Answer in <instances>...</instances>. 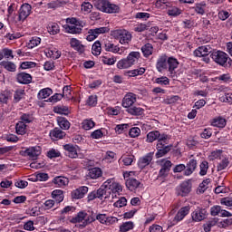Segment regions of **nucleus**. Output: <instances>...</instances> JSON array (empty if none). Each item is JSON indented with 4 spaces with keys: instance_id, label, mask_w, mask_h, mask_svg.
<instances>
[{
    "instance_id": "nucleus-1",
    "label": "nucleus",
    "mask_w": 232,
    "mask_h": 232,
    "mask_svg": "<svg viewBox=\"0 0 232 232\" xmlns=\"http://www.w3.org/2000/svg\"><path fill=\"white\" fill-rule=\"evenodd\" d=\"M179 60L173 56H167L166 53L160 54L156 62V70L159 73L163 72H169L173 77L175 75V70L179 68Z\"/></svg>"
},
{
    "instance_id": "nucleus-2",
    "label": "nucleus",
    "mask_w": 232,
    "mask_h": 232,
    "mask_svg": "<svg viewBox=\"0 0 232 232\" xmlns=\"http://www.w3.org/2000/svg\"><path fill=\"white\" fill-rule=\"evenodd\" d=\"M169 139V136L166 133L160 134L158 138V141L156 144V150L157 152L155 154L156 159H161V157H164L168 155L171 151V149L173 148L172 144L168 145V140Z\"/></svg>"
},
{
    "instance_id": "nucleus-3",
    "label": "nucleus",
    "mask_w": 232,
    "mask_h": 232,
    "mask_svg": "<svg viewBox=\"0 0 232 232\" xmlns=\"http://www.w3.org/2000/svg\"><path fill=\"white\" fill-rule=\"evenodd\" d=\"M93 5L97 10L103 14H119L121 6L117 4H112L110 0H94Z\"/></svg>"
},
{
    "instance_id": "nucleus-4",
    "label": "nucleus",
    "mask_w": 232,
    "mask_h": 232,
    "mask_svg": "<svg viewBox=\"0 0 232 232\" xmlns=\"http://www.w3.org/2000/svg\"><path fill=\"white\" fill-rule=\"evenodd\" d=\"M139 59H140V53L132 51L126 58L120 60L116 66L119 70H126L131 68L136 63H139Z\"/></svg>"
},
{
    "instance_id": "nucleus-5",
    "label": "nucleus",
    "mask_w": 232,
    "mask_h": 232,
    "mask_svg": "<svg viewBox=\"0 0 232 232\" xmlns=\"http://www.w3.org/2000/svg\"><path fill=\"white\" fill-rule=\"evenodd\" d=\"M71 222L72 224L78 223L79 229H84L86 226H89L92 222H95V218L93 216H88L84 211H80L75 218H72Z\"/></svg>"
},
{
    "instance_id": "nucleus-6",
    "label": "nucleus",
    "mask_w": 232,
    "mask_h": 232,
    "mask_svg": "<svg viewBox=\"0 0 232 232\" xmlns=\"http://www.w3.org/2000/svg\"><path fill=\"white\" fill-rule=\"evenodd\" d=\"M114 39H118L120 44H130L131 43V33L126 29H118L112 32Z\"/></svg>"
},
{
    "instance_id": "nucleus-7",
    "label": "nucleus",
    "mask_w": 232,
    "mask_h": 232,
    "mask_svg": "<svg viewBox=\"0 0 232 232\" xmlns=\"http://www.w3.org/2000/svg\"><path fill=\"white\" fill-rule=\"evenodd\" d=\"M211 59L219 66H227V59L229 55L224 53V51H213L210 54Z\"/></svg>"
},
{
    "instance_id": "nucleus-8",
    "label": "nucleus",
    "mask_w": 232,
    "mask_h": 232,
    "mask_svg": "<svg viewBox=\"0 0 232 232\" xmlns=\"http://www.w3.org/2000/svg\"><path fill=\"white\" fill-rule=\"evenodd\" d=\"M192 186L191 179L183 181L176 188V195L178 197H188L191 193Z\"/></svg>"
},
{
    "instance_id": "nucleus-9",
    "label": "nucleus",
    "mask_w": 232,
    "mask_h": 232,
    "mask_svg": "<svg viewBox=\"0 0 232 232\" xmlns=\"http://www.w3.org/2000/svg\"><path fill=\"white\" fill-rule=\"evenodd\" d=\"M32 14V5L28 3L23 4L18 10L17 23H24Z\"/></svg>"
},
{
    "instance_id": "nucleus-10",
    "label": "nucleus",
    "mask_w": 232,
    "mask_h": 232,
    "mask_svg": "<svg viewBox=\"0 0 232 232\" xmlns=\"http://www.w3.org/2000/svg\"><path fill=\"white\" fill-rule=\"evenodd\" d=\"M42 149L40 146L29 147L20 151L22 157H29L32 160H37V157L41 155Z\"/></svg>"
},
{
    "instance_id": "nucleus-11",
    "label": "nucleus",
    "mask_w": 232,
    "mask_h": 232,
    "mask_svg": "<svg viewBox=\"0 0 232 232\" xmlns=\"http://www.w3.org/2000/svg\"><path fill=\"white\" fill-rule=\"evenodd\" d=\"M208 209L204 208L198 207L192 213L191 218L193 222H202L208 218Z\"/></svg>"
},
{
    "instance_id": "nucleus-12",
    "label": "nucleus",
    "mask_w": 232,
    "mask_h": 232,
    "mask_svg": "<svg viewBox=\"0 0 232 232\" xmlns=\"http://www.w3.org/2000/svg\"><path fill=\"white\" fill-rule=\"evenodd\" d=\"M102 48L105 52H110L111 53H118L119 55H122L124 53V47H119V45H115L113 42L110 40H105L102 44Z\"/></svg>"
},
{
    "instance_id": "nucleus-13",
    "label": "nucleus",
    "mask_w": 232,
    "mask_h": 232,
    "mask_svg": "<svg viewBox=\"0 0 232 232\" xmlns=\"http://www.w3.org/2000/svg\"><path fill=\"white\" fill-rule=\"evenodd\" d=\"M110 32V28L108 27H99L95 29H90L88 32V35L86 37L87 41L92 43V41H95L96 38L101 35V34H108Z\"/></svg>"
},
{
    "instance_id": "nucleus-14",
    "label": "nucleus",
    "mask_w": 232,
    "mask_h": 232,
    "mask_svg": "<svg viewBox=\"0 0 232 232\" xmlns=\"http://www.w3.org/2000/svg\"><path fill=\"white\" fill-rule=\"evenodd\" d=\"M210 215L211 217H222V218H229L232 216L231 212L222 208L220 205H214L210 208Z\"/></svg>"
},
{
    "instance_id": "nucleus-15",
    "label": "nucleus",
    "mask_w": 232,
    "mask_h": 232,
    "mask_svg": "<svg viewBox=\"0 0 232 232\" xmlns=\"http://www.w3.org/2000/svg\"><path fill=\"white\" fill-rule=\"evenodd\" d=\"M154 155H155V152L152 151L140 157L138 160V168L140 169H144L145 168H147V166H150L151 164V161L153 160Z\"/></svg>"
},
{
    "instance_id": "nucleus-16",
    "label": "nucleus",
    "mask_w": 232,
    "mask_h": 232,
    "mask_svg": "<svg viewBox=\"0 0 232 232\" xmlns=\"http://www.w3.org/2000/svg\"><path fill=\"white\" fill-rule=\"evenodd\" d=\"M66 157H69L70 159H77L79 157V146L73 145L72 143H68L63 146Z\"/></svg>"
},
{
    "instance_id": "nucleus-17",
    "label": "nucleus",
    "mask_w": 232,
    "mask_h": 232,
    "mask_svg": "<svg viewBox=\"0 0 232 232\" xmlns=\"http://www.w3.org/2000/svg\"><path fill=\"white\" fill-rule=\"evenodd\" d=\"M135 102H137V94L133 92H127L122 99L121 106L128 110L129 108H131Z\"/></svg>"
},
{
    "instance_id": "nucleus-18",
    "label": "nucleus",
    "mask_w": 232,
    "mask_h": 232,
    "mask_svg": "<svg viewBox=\"0 0 232 232\" xmlns=\"http://www.w3.org/2000/svg\"><path fill=\"white\" fill-rule=\"evenodd\" d=\"M106 188H109V191L111 193H118V195H121L122 193V186L119 184L118 182H115V179H109L105 181Z\"/></svg>"
},
{
    "instance_id": "nucleus-19",
    "label": "nucleus",
    "mask_w": 232,
    "mask_h": 232,
    "mask_svg": "<svg viewBox=\"0 0 232 232\" xmlns=\"http://www.w3.org/2000/svg\"><path fill=\"white\" fill-rule=\"evenodd\" d=\"M189 211H191V207L189 205L182 207L179 208V210L177 212L176 216L174 217L173 222L175 224H179V222H182L183 218H186L188 215H189Z\"/></svg>"
},
{
    "instance_id": "nucleus-20",
    "label": "nucleus",
    "mask_w": 232,
    "mask_h": 232,
    "mask_svg": "<svg viewBox=\"0 0 232 232\" xmlns=\"http://www.w3.org/2000/svg\"><path fill=\"white\" fill-rule=\"evenodd\" d=\"M88 189H89L88 187L81 186L71 192V197L74 200H81V198H84V197H86V194L88 193Z\"/></svg>"
},
{
    "instance_id": "nucleus-21",
    "label": "nucleus",
    "mask_w": 232,
    "mask_h": 232,
    "mask_svg": "<svg viewBox=\"0 0 232 232\" xmlns=\"http://www.w3.org/2000/svg\"><path fill=\"white\" fill-rule=\"evenodd\" d=\"M208 8V2L206 1H200L197 2L194 6L192 7V10L198 14V15H206V9Z\"/></svg>"
},
{
    "instance_id": "nucleus-22",
    "label": "nucleus",
    "mask_w": 232,
    "mask_h": 232,
    "mask_svg": "<svg viewBox=\"0 0 232 232\" xmlns=\"http://www.w3.org/2000/svg\"><path fill=\"white\" fill-rule=\"evenodd\" d=\"M49 137H51L53 140H61V139L66 137V132L63 131V129L55 127L50 130Z\"/></svg>"
},
{
    "instance_id": "nucleus-23",
    "label": "nucleus",
    "mask_w": 232,
    "mask_h": 232,
    "mask_svg": "<svg viewBox=\"0 0 232 232\" xmlns=\"http://www.w3.org/2000/svg\"><path fill=\"white\" fill-rule=\"evenodd\" d=\"M96 193L98 194V198L100 200H106V198H110V195H111V191H110V188L106 187V182L101 186Z\"/></svg>"
},
{
    "instance_id": "nucleus-24",
    "label": "nucleus",
    "mask_w": 232,
    "mask_h": 232,
    "mask_svg": "<svg viewBox=\"0 0 232 232\" xmlns=\"http://www.w3.org/2000/svg\"><path fill=\"white\" fill-rule=\"evenodd\" d=\"M25 95L26 92L24 89L18 88L13 91V103L18 104V102H21L24 99Z\"/></svg>"
},
{
    "instance_id": "nucleus-25",
    "label": "nucleus",
    "mask_w": 232,
    "mask_h": 232,
    "mask_svg": "<svg viewBox=\"0 0 232 232\" xmlns=\"http://www.w3.org/2000/svg\"><path fill=\"white\" fill-rule=\"evenodd\" d=\"M125 185L129 191H135L138 188H140V182L134 178H128Z\"/></svg>"
},
{
    "instance_id": "nucleus-26",
    "label": "nucleus",
    "mask_w": 232,
    "mask_h": 232,
    "mask_svg": "<svg viewBox=\"0 0 232 232\" xmlns=\"http://www.w3.org/2000/svg\"><path fill=\"white\" fill-rule=\"evenodd\" d=\"M195 169H197V160L191 159L187 163L186 169L183 174L185 177H189L190 175H193Z\"/></svg>"
},
{
    "instance_id": "nucleus-27",
    "label": "nucleus",
    "mask_w": 232,
    "mask_h": 232,
    "mask_svg": "<svg viewBox=\"0 0 232 232\" xmlns=\"http://www.w3.org/2000/svg\"><path fill=\"white\" fill-rule=\"evenodd\" d=\"M16 81L19 84H30L32 82V75L26 72H19L16 75Z\"/></svg>"
},
{
    "instance_id": "nucleus-28",
    "label": "nucleus",
    "mask_w": 232,
    "mask_h": 232,
    "mask_svg": "<svg viewBox=\"0 0 232 232\" xmlns=\"http://www.w3.org/2000/svg\"><path fill=\"white\" fill-rule=\"evenodd\" d=\"M53 182L58 188H65V186L70 184V179L64 176H56L53 178Z\"/></svg>"
},
{
    "instance_id": "nucleus-29",
    "label": "nucleus",
    "mask_w": 232,
    "mask_h": 232,
    "mask_svg": "<svg viewBox=\"0 0 232 232\" xmlns=\"http://www.w3.org/2000/svg\"><path fill=\"white\" fill-rule=\"evenodd\" d=\"M63 30L66 34H77L82 33V26L70 25V24H66L63 25Z\"/></svg>"
},
{
    "instance_id": "nucleus-30",
    "label": "nucleus",
    "mask_w": 232,
    "mask_h": 232,
    "mask_svg": "<svg viewBox=\"0 0 232 232\" xmlns=\"http://www.w3.org/2000/svg\"><path fill=\"white\" fill-rule=\"evenodd\" d=\"M57 124L60 126V130H70V127L72 126V123L68 121V119L64 117H57Z\"/></svg>"
},
{
    "instance_id": "nucleus-31",
    "label": "nucleus",
    "mask_w": 232,
    "mask_h": 232,
    "mask_svg": "<svg viewBox=\"0 0 232 232\" xmlns=\"http://www.w3.org/2000/svg\"><path fill=\"white\" fill-rule=\"evenodd\" d=\"M70 44L73 50L79 52V53H84V45H82L81 41H79L77 38L71 39Z\"/></svg>"
},
{
    "instance_id": "nucleus-32",
    "label": "nucleus",
    "mask_w": 232,
    "mask_h": 232,
    "mask_svg": "<svg viewBox=\"0 0 232 232\" xmlns=\"http://www.w3.org/2000/svg\"><path fill=\"white\" fill-rule=\"evenodd\" d=\"M193 54L195 57H204L206 55H209V48H208L206 45L199 46L193 52Z\"/></svg>"
},
{
    "instance_id": "nucleus-33",
    "label": "nucleus",
    "mask_w": 232,
    "mask_h": 232,
    "mask_svg": "<svg viewBox=\"0 0 232 232\" xmlns=\"http://www.w3.org/2000/svg\"><path fill=\"white\" fill-rule=\"evenodd\" d=\"M87 177H89V179H97L102 177V169H101V168L94 167L89 169Z\"/></svg>"
},
{
    "instance_id": "nucleus-34",
    "label": "nucleus",
    "mask_w": 232,
    "mask_h": 232,
    "mask_svg": "<svg viewBox=\"0 0 232 232\" xmlns=\"http://www.w3.org/2000/svg\"><path fill=\"white\" fill-rule=\"evenodd\" d=\"M53 93V91L51 88H44L39 91L37 93V99L38 101H43V99H48L50 95Z\"/></svg>"
},
{
    "instance_id": "nucleus-35",
    "label": "nucleus",
    "mask_w": 232,
    "mask_h": 232,
    "mask_svg": "<svg viewBox=\"0 0 232 232\" xmlns=\"http://www.w3.org/2000/svg\"><path fill=\"white\" fill-rule=\"evenodd\" d=\"M167 14L170 17H179V15L182 14V9L170 4V5L168 7Z\"/></svg>"
},
{
    "instance_id": "nucleus-36",
    "label": "nucleus",
    "mask_w": 232,
    "mask_h": 232,
    "mask_svg": "<svg viewBox=\"0 0 232 232\" xmlns=\"http://www.w3.org/2000/svg\"><path fill=\"white\" fill-rule=\"evenodd\" d=\"M52 198H53L57 204H61V202L64 200V191L61 189H54L52 192Z\"/></svg>"
},
{
    "instance_id": "nucleus-37",
    "label": "nucleus",
    "mask_w": 232,
    "mask_h": 232,
    "mask_svg": "<svg viewBox=\"0 0 232 232\" xmlns=\"http://www.w3.org/2000/svg\"><path fill=\"white\" fill-rule=\"evenodd\" d=\"M68 2L65 0H53L47 4L48 8H52L53 10H56V8H61L63 6H66Z\"/></svg>"
},
{
    "instance_id": "nucleus-38",
    "label": "nucleus",
    "mask_w": 232,
    "mask_h": 232,
    "mask_svg": "<svg viewBox=\"0 0 232 232\" xmlns=\"http://www.w3.org/2000/svg\"><path fill=\"white\" fill-rule=\"evenodd\" d=\"M12 99V92L9 90L2 91L0 93V102L2 104H8V101Z\"/></svg>"
},
{
    "instance_id": "nucleus-39",
    "label": "nucleus",
    "mask_w": 232,
    "mask_h": 232,
    "mask_svg": "<svg viewBox=\"0 0 232 232\" xmlns=\"http://www.w3.org/2000/svg\"><path fill=\"white\" fill-rule=\"evenodd\" d=\"M127 112L130 113V115H134L135 117H140V115H144V109L140 107H130L126 110Z\"/></svg>"
},
{
    "instance_id": "nucleus-40",
    "label": "nucleus",
    "mask_w": 232,
    "mask_h": 232,
    "mask_svg": "<svg viewBox=\"0 0 232 232\" xmlns=\"http://www.w3.org/2000/svg\"><path fill=\"white\" fill-rule=\"evenodd\" d=\"M141 53L143 57H150V55H153V45L151 44H146L141 47Z\"/></svg>"
},
{
    "instance_id": "nucleus-41",
    "label": "nucleus",
    "mask_w": 232,
    "mask_h": 232,
    "mask_svg": "<svg viewBox=\"0 0 232 232\" xmlns=\"http://www.w3.org/2000/svg\"><path fill=\"white\" fill-rule=\"evenodd\" d=\"M159 137H160V131L152 130L147 134L146 142H155V140L159 141Z\"/></svg>"
},
{
    "instance_id": "nucleus-42",
    "label": "nucleus",
    "mask_w": 232,
    "mask_h": 232,
    "mask_svg": "<svg viewBox=\"0 0 232 232\" xmlns=\"http://www.w3.org/2000/svg\"><path fill=\"white\" fill-rule=\"evenodd\" d=\"M211 182V179H204L197 188V194L202 195V193L206 192V189H208V184Z\"/></svg>"
},
{
    "instance_id": "nucleus-43",
    "label": "nucleus",
    "mask_w": 232,
    "mask_h": 232,
    "mask_svg": "<svg viewBox=\"0 0 232 232\" xmlns=\"http://www.w3.org/2000/svg\"><path fill=\"white\" fill-rule=\"evenodd\" d=\"M0 66L5 68L7 72H15V70H17V66L13 62L3 61L0 63Z\"/></svg>"
},
{
    "instance_id": "nucleus-44",
    "label": "nucleus",
    "mask_w": 232,
    "mask_h": 232,
    "mask_svg": "<svg viewBox=\"0 0 232 232\" xmlns=\"http://www.w3.org/2000/svg\"><path fill=\"white\" fill-rule=\"evenodd\" d=\"M53 111L59 115H68L70 113V109H68V106L57 105L53 107Z\"/></svg>"
},
{
    "instance_id": "nucleus-45",
    "label": "nucleus",
    "mask_w": 232,
    "mask_h": 232,
    "mask_svg": "<svg viewBox=\"0 0 232 232\" xmlns=\"http://www.w3.org/2000/svg\"><path fill=\"white\" fill-rule=\"evenodd\" d=\"M20 122H23L24 124H30L34 122V114L28 112V113H23L20 116Z\"/></svg>"
},
{
    "instance_id": "nucleus-46",
    "label": "nucleus",
    "mask_w": 232,
    "mask_h": 232,
    "mask_svg": "<svg viewBox=\"0 0 232 232\" xmlns=\"http://www.w3.org/2000/svg\"><path fill=\"white\" fill-rule=\"evenodd\" d=\"M82 130L88 131L92 128H95V121H93L92 119L83 120L82 122Z\"/></svg>"
},
{
    "instance_id": "nucleus-47",
    "label": "nucleus",
    "mask_w": 232,
    "mask_h": 232,
    "mask_svg": "<svg viewBox=\"0 0 232 232\" xmlns=\"http://www.w3.org/2000/svg\"><path fill=\"white\" fill-rule=\"evenodd\" d=\"M227 121L224 118H216L212 121V126L216 128H226Z\"/></svg>"
},
{
    "instance_id": "nucleus-48",
    "label": "nucleus",
    "mask_w": 232,
    "mask_h": 232,
    "mask_svg": "<svg viewBox=\"0 0 232 232\" xmlns=\"http://www.w3.org/2000/svg\"><path fill=\"white\" fill-rule=\"evenodd\" d=\"M15 131L17 135H24L26 133V123L18 121L15 125Z\"/></svg>"
},
{
    "instance_id": "nucleus-49",
    "label": "nucleus",
    "mask_w": 232,
    "mask_h": 232,
    "mask_svg": "<svg viewBox=\"0 0 232 232\" xmlns=\"http://www.w3.org/2000/svg\"><path fill=\"white\" fill-rule=\"evenodd\" d=\"M133 227H135L133 221H127V222L122 223L120 226V231L121 232L131 231V229H133Z\"/></svg>"
},
{
    "instance_id": "nucleus-50",
    "label": "nucleus",
    "mask_w": 232,
    "mask_h": 232,
    "mask_svg": "<svg viewBox=\"0 0 232 232\" xmlns=\"http://www.w3.org/2000/svg\"><path fill=\"white\" fill-rule=\"evenodd\" d=\"M129 128H130V123H123V124L116 125L114 130L118 135H121L122 133H126V131H128Z\"/></svg>"
},
{
    "instance_id": "nucleus-51",
    "label": "nucleus",
    "mask_w": 232,
    "mask_h": 232,
    "mask_svg": "<svg viewBox=\"0 0 232 232\" xmlns=\"http://www.w3.org/2000/svg\"><path fill=\"white\" fill-rule=\"evenodd\" d=\"M39 44H41V37L39 36H33L28 44H27V46L29 49H33V48H35V46H39Z\"/></svg>"
},
{
    "instance_id": "nucleus-52",
    "label": "nucleus",
    "mask_w": 232,
    "mask_h": 232,
    "mask_svg": "<svg viewBox=\"0 0 232 232\" xmlns=\"http://www.w3.org/2000/svg\"><path fill=\"white\" fill-rule=\"evenodd\" d=\"M48 32H49L50 35H57V34H59V32H61V29H60L59 25L57 24V23H52L48 26Z\"/></svg>"
},
{
    "instance_id": "nucleus-53",
    "label": "nucleus",
    "mask_w": 232,
    "mask_h": 232,
    "mask_svg": "<svg viewBox=\"0 0 232 232\" xmlns=\"http://www.w3.org/2000/svg\"><path fill=\"white\" fill-rule=\"evenodd\" d=\"M200 170H199V175L201 177H204L208 175V169H209V162L203 160L200 165H199Z\"/></svg>"
},
{
    "instance_id": "nucleus-54",
    "label": "nucleus",
    "mask_w": 232,
    "mask_h": 232,
    "mask_svg": "<svg viewBox=\"0 0 232 232\" xmlns=\"http://www.w3.org/2000/svg\"><path fill=\"white\" fill-rule=\"evenodd\" d=\"M102 50V44L101 42L96 41L92 47V55H101V52Z\"/></svg>"
},
{
    "instance_id": "nucleus-55",
    "label": "nucleus",
    "mask_w": 232,
    "mask_h": 232,
    "mask_svg": "<svg viewBox=\"0 0 232 232\" xmlns=\"http://www.w3.org/2000/svg\"><path fill=\"white\" fill-rule=\"evenodd\" d=\"M102 63L107 66H113L117 63V57L112 56L109 58L108 56H102Z\"/></svg>"
},
{
    "instance_id": "nucleus-56",
    "label": "nucleus",
    "mask_w": 232,
    "mask_h": 232,
    "mask_svg": "<svg viewBox=\"0 0 232 232\" xmlns=\"http://www.w3.org/2000/svg\"><path fill=\"white\" fill-rule=\"evenodd\" d=\"M121 162H123L124 166H131L133 164V161L135 160V156L133 155H126L120 159Z\"/></svg>"
},
{
    "instance_id": "nucleus-57",
    "label": "nucleus",
    "mask_w": 232,
    "mask_h": 232,
    "mask_svg": "<svg viewBox=\"0 0 232 232\" xmlns=\"http://www.w3.org/2000/svg\"><path fill=\"white\" fill-rule=\"evenodd\" d=\"M155 5L157 8H160V10H165V8L171 6V2H169V0H157Z\"/></svg>"
},
{
    "instance_id": "nucleus-58",
    "label": "nucleus",
    "mask_w": 232,
    "mask_h": 232,
    "mask_svg": "<svg viewBox=\"0 0 232 232\" xmlns=\"http://www.w3.org/2000/svg\"><path fill=\"white\" fill-rule=\"evenodd\" d=\"M156 84H160V86H169V78L166 76H161L160 78L155 79Z\"/></svg>"
},
{
    "instance_id": "nucleus-59",
    "label": "nucleus",
    "mask_w": 232,
    "mask_h": 232,
    "mask_svg": "<svg viewBox=\"0 0 232 232\" xmlns=\"http://www.w3.org/2000/svg\"><path fill=\"white\" fill-rule=\"evenodd\" d=\"M227 166H229V159L224 158L217 166L218 171H224Z\"/></svg>"
},
{
    "instance_id": "nucleus-60",
    "label": "nucleus",
    "mask_w": 232,
    "mask_h": 232,
    "mask_svg": "<svg viewBox=\"0 0 232 232\" xmlns=\"http://www.w3.org/2000/svg\"><path fill=\"white\" fill-rule=\"evenodd\" d=\"M97 99H98L97 95L89 96L86 101L87 106H91V108H95V106H97V101H98Z\"/></svg>"
},
{
    "instance_id": "nucleus-61",
    "label": "nucleus",
    "mask_w": 232,
    "mask_h": 232,
    "mask_svg": "<svg viewBox=\"0 0 232 232\" xmlns=\"http://www.w3.org/2000/svg\"><path fill=\"white\" fill-rule=\"evenodd\" d=\"M37 63L35 62H23L20 64V70H30V68H35Z\"/></svg>"
},
{
    "instance_id": "nucleus-62",
    "label": "nucleus",
    "mask_w": 232,
    "mask_h": 232,
    "mask_svg": "<svg viewBox=\"0 0 232 232\" xmlns=\"http://www.w3.org/2000/svg\"><path fill=\"white\" fill-rule=\"evenodd\" d=\"M44 70H45V72H53V70H55V62L53 61L44 62Z\"/></svg>"
},
{
    "instance_id": "nucleus-63",
    "label": "nucleus",
    "mask_w": 232,
    "mask_h": 232,
    "mask_svg": "<svg viewBox=\"0 0 232 232\" xmlns=\"http://www.w3.org/2000/svg\"><path fill=\"white\" fill-rule=\"evenodd\" d=\"M129 135L130 137H131V139H136V137H139V135H140V128L132 127L129 130Z\"/></svg>"
},
{
    "instance_id": "nucleus-64",
    "label": "nucleus",
    "mask_w": 232,
    "mask_h": 232,
    "mask_svg": "<svg viewBox=\"0 0 232 232\" xmlns=\"http://www.w3.org/2000/svg\"><path fill=\"white\" fill-rule=\"evenodd\" d=\"M48 159H57V157H61V151L55 149H51L47 151Z\"/></svg>"
}]
</instances>
